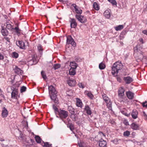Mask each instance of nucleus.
<instances>
[{"instance_id":"1","label":"nucleus","mask_w":147,"mask_h":147,"mask_svg":"<svg viewBox=\"0 0 147 147\" xmlns=\"http://www.w3.org/2000/svg\"><path fill=\"white\" fill-rule=\"evenodd\" d=\"M134 55L136 58V61L139 62L141 61L144 57L143 49L139 45H137L134 48Z\"/></svg>"},{"instance_id":"2","label":"nucleus","mask_w":147,"mask_h":147,"mask_svg":"<svg viewBox=\"0 0 147 147\" xmlns=\"http://www.w3.org/2000/svg\"><path fill=\"white\" fill-rule=\"evenodd\" d=\"M48 90L49 95L51 100L54 101H58L57 97V92L54 86L52 85L49 86Z\"/></svg>"},{"instance_id":"3","label":"nucleus","mask_w":147,"mask_h":147,"mask_svg":"<svg viewBox=\"0 0 147 147\" xmlns=\"http://www.w3.org/2000/svg\"><path fill=\"white\" fill-rule=\"evenodd\" d=\"M58 113L59 118L61 119H65L68 115V113L67 111L61 109L59 110Z\"/></svg>"},{"instance_id":"4","label":"nucleus","mask_w":147,"mask_h":147,"mask_svg":"<svg viewBox=\"0 0 147 147\" xmlns=\"http://www.w3.org/2000/svg\"><path fill=\"white\" fill-rule=\"evenodd\" d=\"M75 17L76 18L82 23H86L87 21L86 18L83 16L76 14Z\"/></svg>"},{"instance_id":"5","label":"nucleus","mask_w":147,"mask_h":147,"mask_svg":"<svg viewBox=\"0 0 147 147\" xmlns=\"http://www.w3.org/2000/svg\"><path fill=\"white\" fill-rule=\"evenodd\" d=\"M66 43L67 44H71L74 47L76 46V42L71 36H69L67 37Z\"/></svg>"},{"instance_id":"6","label":"nucleus","mask_w":147,"mask_h":147,"mask_svg":"<svg viewBox=\"0 0 147 147\" xmlns=\"http://www.w3.org/2000/svg\"><path fill=\"white\" fill-rule=\"evenodd\" d=\"M125 90L124 88L123 87H120L118 90V93L119 97L123 98L124 95V92Z\"/></svg>"},{"instance_id":"7","label":"nucleus","mask_w":147,"mask_h":147,"mask_svg":"<svg viewBox=\"0 0 147 147\" xmlns=\"http://www.w3.org/2000/svg\"><path fill=\"white\" fill-rule=\"evenodd\" d=\"M38 62V60L36 59V58L34 56H33L32 59L28 61V66H31L33 65L36 64Z\"/></svg>"},{"instance_id":"8","label":"nucleus","mask_w":147,"mask_h":147,"mask_svg":"<svg viewBox=\"0 0 147 147\" xmlns=\"http://www.w3.org/2000/svg\"><path fill=\"white\" fill-rule=\"evenodd\" d=\"M11 89L13 90L11 94V98L16 99H18V98L19 97V96H18V91L17 89L14 88H13V89Z\"/></svg>"},{"instance_id":"9","label":"nucleus","mask_w":147,"mask_h":147,"mask_svg":"<svg viewBox=\"0 0 147 147\" xmlns=\"http://www.w3.org/2000/svg\"><path fill=\"white\" fill-rule=\"evenodd\" d=\"M99 143V147H107V143L106 141L102 139H101L100 140L97 141Z\"/></svg>"},{"instance_id":"10","label":"nucleus","mask_w":147,"mask_h":147,"mask_svg":"<svg viewBox=\"0 0 147 147\" xmlns=\"http://www.w3.org/2000/svg\"><path fill=\"white\" fill-rule=\"evenodd\" d=\"M114 66L116 67L117 69L119 70L121 69L123 67V65L121 63V61H118L116 62L114 64Z\"/></svg>"},{"instance_id":"11","label":"nucleus","mask_w":147,"mask_h":147,"mask_svg":"<svg viewBox=\"0 0 147 147\" xmlns=\"http://www.w3.org/2000/svg\"><path fill=\"white\" fill-rule=\"evenodd\" d=\"M8 112L5 107L3 108L2 110L1 116L3 118L6 117L8 115Z\"/></svg>"},{"instance_id":"12","label":"nucleus","mask_w":147,"mask_h":147,"mask_svg":"<svg viewBox=\"0 0 147 147\" xmlns=\"http://www.w3.org/2000/svg\"><path fill=\"white\" fill-rule=\"evenodd\" d=\"M69 22L70 23V26L71 28H76L77 26L76 20L74 18H70Z\"/></svg>"},{"instance_id":"13","label":"nucleus","mask_w":147,"mask_h":147,"mask_svg":"<svg viewBox=\"0 0 147 147\" xmlns=\"http://www.w3.org/2000/svg\"><path fill=\"white\" fill-rule=\"evenodd\" d=\"M72 6L74 7L75 11L76 13L80 14V15L82 13V10L78 6H77L75 4H73L72 5Z\"/></svg>"},{"instance_id":"14","label":"nucleus","mask_w":147,"mask_h":147,"mask_svg":"<svg viewBox=\"0 0 147 147\" xmlns=\"http://www.w3.org/2000/svg\"><path fill=\"white\" fill-rule=\"evenodd\" d=\"M123 80L125 83L127 84L131 83L133 81V79L130 76L124 77Z\"/></svg>"},{"instance_id":"15","label":"nucleus","mask_w":147,"mask_h":147,"mask_svg":"<svg viewBox=\"0 0 147 147\" xmlns=\"http://www.w3.org/2000/svg\"><path fill=\"white\" fill-rule=\"evenodd\" d=\"M16 45L21 49L25 48V45L24 42L22 41H18L16 42Z\"/></svg>"},{"instance_id":"16","label":"nucleus","mask_w":147,"mask_h":147,"mask_svg":"<svg viewBox=\"0 0 147 147\" xmlns=\"http://www.w3.org/2000/svg\"><path fill=\"white\" fill-rule=\"evenodd\" d=\"M126 95L129 99H132L134 97V94L130 91H129L126 92Z\"/></svg>"},{"instance_id":"17","label":"nucleus","mask_w":147,"mask_h":147,"mask_svg":"<svg viewBox=\"0 0 147 147\" xmlns=\"http://www.w3.org/2000/svg\"><path fill=\"white\" fill-rule=\"evenodd\" d=\"M138 111L135 109L133 110L131 113L132 117L134 119H136L138 117Z\"/></svg>"},{"instance_id":"18","label":"nucleus","mask_w":147,"mask_h":147,"mask_svg":"<svg viewBox=\"0 0 147 147\" xmlns=\"http://www.w3.org/2000/svg\"><path fill=\"white\" fill-rule=\"evenodd\" d=\"M67 82L69 86H73L75 85L76 81L75 80L72 79H69V80L67 81Z\"/></svg>"},{"instance_id":"19","label":"nucleus","mask_w":147,"mask_h":147,"mask_svg":"<svg viewBox=\"0 0 147 147\" xmlns=\"http://www.w3.org/2000/svg\"><path fill=\"white\" fill-rule=\"evenodd\" d=\"M131 127L134 130H137L139 129V126L135 123H133L131 125Z\"/></svg>"},{"instance_id":"20","label":"nucleus","mask_w":147,"mask_h":147,"mask_svg":"<svg viewBox=\"0 0 147 147\" xmlns=\"http://www.w3.org/2000/svg\"><path fill=\"white\" fill-rule=\"evenodd\" d=\"M112 75H115V74H116V76H117V74L118 72V71L117 69V68L116 67L114 66V64L113 65L112 67Z\"/></svg>"},{"instance_id":"21","label":"nucleus","mask_w":147,"mask_h":147,"mask_svg":"<svg viewBox=\"0 0 147 147\" xmlns=\"http://www.w3.org/2000/svg\"><path fill=\"white\" fill-rule=\"evenodd\" d=\"M14 71L15 73L18 74H21L23 73V71L17 66H15L14 69Z\"/></svg>"},{"instance_id":"22","label":"nucleus","mask_w":147,"mask_h":147,"mask_svg":"<svg viewBox=\"0 0 147 147\" xmlns=\"http://www.w3.org/2000/svg\"><path fill=\"white\" fill-rule=\"evenodd\" d=\"M1 32L3 36H7L8 34V32L6 29H5L3 27H2Z\"/></svg>"},{"instance_id":"23","label":"nucleus","mask_w":147,"mask_h":147,"mask_svg":"<svg viewBox=\"0 0 147 147\" xmlns=\"http://www.w3.org/2000/svg\"><path fill=\"white\" fill-rule=\"evenodd\" d=\"M85 110L86 111V113L87 114L89 115H91V114L92 111L91 110V109L88 105L85 106Z\"/></svg>"},{"instance_id":"24","label":"nucleus","mask_w":147,"mask_h":147,"mask_svg":"<svg viewBox=\"0 0 147 147\" xmlns=\"http://www.w3.org/2000/svg\"><path fill=\"white\" fill-rule=\"evenodd\" d=\"M70 117L72 121H76L78 119V117L76 114L74 113L73 114H71Z\"/></svg>"},{"instance_id":"25","label":"nucleus","mask_w":147,"mask_h":147,"mask_svg":"<svg viewBox=\"0 0 147 147\" xmlns=\"http://www.w3.org/2000/svg\"><path fill=\"white\" fill-rule=\"evenodd\" d=\"M70 68L76 69L78 66L77 64L74 62H71L70 63Z\"/></svg>"},{"instance_id":"26","label":"nucleus","mask_w":147,"mask_h":147,"mask_svg":"<svg viewBox=\"0 0 147 147\" xmlns=\"http://www.w3.org/2000/svg\"><path fill=\"white\" fill-rule=\"evenodd\" d=\"M104 15L106 18H109L111 16L109 11L108 10H106L104 13Z\"/></svg>"},{"instance_id":"27","label":"nucleus","mask_w":147,"mask_h":147,"mask_svg":"<svg viewBox=\"0 0 147 147\" xmlns=\"http://www.w3.org/2000/svg\"><path fill=\"white\" fill-rule=\"evenodd\" d=\"M68 110L69 111L71 114H73L75 113L74 109L72 106H68Z\"/></svg>"},{"instance_id":"28","label":"nucleus","mask_w":147,"mask_h":147,"mask_svg":"<svg viewBox=\"0 0 147 147\" xmlns=\"http://www.w3.org/2000/svg\"><path fill=\"white\" fill-rule=\"evenodd\" d=\"M123 28L124 26L123 25H119L114 27L115 30L117 31L121 30Z\"/></svg>"},{"instance_id":"29","label":"nucleus","mask_w":147,"mask_h":147,"mask_svg":"<svg viewBox=\"0 0 147 147\" xmlns=\"http://www.w3.org/2000/svg\"><path fill=\"white\" fill-rule=\"evenodd\" d=\"M76 69H74L70 68L69 71V73L70 75H74L76 73Z\"/></svg>"},{"instance_id":"30","label":"nucleus","mask_w":147,"mask_h":147,"mask_svg":"<svg viewBox=\"0 0 147 147\" xmlns=\"http://www.w3.org/2000/svg\"><path fill=\"white\" fill-rule=\"evenodd\" d=\"M121 112L122 114L127 117H129L130 115V113L127 114V113L126 110L125 109H124L123 110H121Z\"/></svg>"},{"instance_id":"31","label":"nucleus","mask_w":147,"mask_h":147,"mask_svg":"<svg viewBox=\"0 0 147 147\" xmlns=\"http://www.w3.org/2000/svg\"><path fill=\"white\" fill-rule=\"evenodd\" d=\"M93 7L96 10H98L99 9V6L97 3L96 2H94L93 3Z\"/></svg>"},{"instance_id":"32","label":"nucleus","mask_w":147,"mask_h":147,"mask_svg":"<svg viewBox=\"0 0 147 147\" xmlns=\"http://www.w3.org/2000/svg\"><path fill=\"white\" fill-rule=\"evenodd\" d=\"M86 94L91 99H92L93 96L92 94L90 92H88L87 91L85 92Z\"/></svg>"},{"instance_id":"33","label":"nucleus","mask_w":147,"mask_h":147,"mask_svg":"<svg viewBox=\"0 0 147 147\" xmlns=\"http://www.w3.org/2000/svg\"><path fill=\"white\" fill-rule=\"evenodd\" d=\"M107 104V108L110 110H111L112 108V103L111 102H106Z\"/></svg>"},{"instance_id":"34","label":"nucleus","mask_w":147,"mask_h":147,"mask_svg":"<svg viewBox=\"0 0 147 147\" xmlns=\"http://www.w3.org/2000/svg\"><path fill=\"white\" fill-rule=\"evenodd\" d=\"M35 139L36 142L38 143H40L41 142V139L38 136H36L35 137Z\"/></svg>"},{"instance_id":"35","label":"nucleus","mask_w":147,"mask_h":147,"mask_svg":"<svg viewBox=\"0 0 147 147\" xmlns=\"http://www.w3.org/2000/svg\"><path fill=\"white\" fill-rule=\"evenodd\" d=\"M105 67V64L102 62L99 65V68L101 70L104 69Z\"/></svg>"},{"instance_id":"36","label":"nucleus","mask_w":147,"mask_h":147,"mask_svg":"<svg viewBox=\"0 0 147 147\" xmlns=\"http://www.w3.org/2000/svg\"><path fill=\"white\" fill-rule=\"evenodd\" d=\"M56 104V103H55ZM53 108L54 110L55 113L56 114H57V112L58 113L59 110L57 108L56 105V104H53Z\"/></svg>"},{"instance_id":"37","label":"nucleus","mask_w":147,"mask_h":147,"mask_svg":"<svg viewBox=\"0 0 147 147\" xmlns=\"http://www.w3.org/2000/svg\"><path fill=\"white\" fill-rule=\"evenodd\" d=\"M11 56L13 58H17L18 57L19 54L17 53L14 52L12 53Z\"/></svg>"},{"instance_id":"38","label":"nucleus","mask_w":147,"mask_h":147,"mask_svg":"<svg viewBox=\"0 0 147 147\" xmlns=\"http://www.w3.org/2000/svg\"><path fill=\"white\" fill-rule=\"evenodd\" d=\"M61 67V65L59 64H54L53 67V68L54 69V70H56L59 68Z\"/></svg>"},{"instance_id":"39","label":"nucleus","mask_w":147,"mask_h":147,"mask_svg":"<svg viewBox=\"0 0 147 147\" xmlns=\"http://www.w3.org/2000/svg\"><path fill=\"white\" fill-rule=\"evenodd\" d=\"M42 142L44 144V145L42 144V146L43 147H51L52 145L51 144H49L48 142H44V141H42Z\"/></svg>"},{"instance_id":"40","label":"nucleus","mask_w":147,"mask_h":147,"mask_svg":"<svg viewBox=\"0 0 147 147\" xmlns=\"http://www.w3.org/2000/svg\"><path fill=\"white\" fill-rule=\"evenodd\" d=\"M6 27L8 29L11 30L13 29V26L11 24L7 23H6Z\"/></svg>"},{"instance_id":"41","label":"nucleus","mask_w":147,"mask_h":147,"mask_svg":"<svg viewBox=\"0 0 147 147\" xmlns=\"http://www.w3.org/2000/svg\"><path fill=\"white\" fill-rule=\"evenodd\" d=\"M67 126L72 131L74 129V125L72 123L67 124Z\"/></svg>"},{"instance_id":"42","label":"nucleus","mask_w":147,"mask_h":147,"mask_svg":"<svg viewBox=\"0 0 147 147\" xmlns=\"http://www.w3.org/2000/svg\"><path fill=\"white\" fill-rule=\"evenodd\" d=\"M41 74L42 78L44 80H45L47 78L46 74L44 71H41Z\"/></svg>"},{"instance_id":"43","label":"nucleus","mask_w":147,"mask_h":147,"mask_svg":"<svg viewBox=\"0 0 147 147\" xmlns=\"http://www.w3.org/2000/svg\"><path fill=\"white\" fill-rule=\"evenodd\" d=\"M108 1L111 3L113 5H117V3L115 0H108Z\"/></svg>"},{"instance_id":"44","label":"nucleus","mask_w":147,"mask_h":147,"mask_svg":"<svg viewBox=\"0 0 147 147\" xmlns=\"http://www.w3.org/2000/svg\"><path fill=\"white\" fill-rule=\"evenodd\" d=\"M26 90V88L24 86H22L20 89V92L22 93L25 92Z\"/></svg>"},{"instance_id":"45","label":"nucleus","mask_w":147,"mask_h":147,"mask_svg":"<svg viewBox=\"0 0 147 147\" xmlns=\"http://www.w3.org/2000/svg\"><path fill=\"white\" fill-rule=\"evenodd\" d=\"M102 97L104 101H108L109 100V98L106 96V94L102 95Z\"/></svg>"},{"instance_id":"46","label":"nucleus","mask_w":147,"mask_h":147,"mask_svg":"<svg viewBox=\"0 0 147 147\" xmlns=\"http://www.w3.org/2000/svg\"><path fill=\"white\" fill-rule=\"evenodd\" d=\"M82 102H76V105L77 106L82 108Z\"/></svg>"},{"instance_id":"47","label":"nucleus","mask_w":147,"mask_h":147,"mask_svg":"<svg viewBox=\"0 0 147 147\" xmlns=\"http://www.w3.org/2000/svg\"><path fill=\"white\" fill-rule=\"evenodd\" d=\"M38 49L40 52H42V46L40 45H38L37 46Z\"/></svg>"},{"instance_id":"48","label":"nucleus","mask_w":147,"mask_h":147,"mask_svg":"<svg viewBox=\"0 0 147 147\" xmlns=\"http://www.w3.org/2000/svg\"><path fill=\"white\" fill-rule=\"evenodd\" d=\"M130 134V132L128 131H126L123 133L124 136H128Z\"/></svg>"},{"instance_id":"49","label":"nucleus","mask_w":147,"mask_h":147,"mask_svg":"<svg viewBox=\"0 0 147 147\" xmlns=\"http://www.w3.org/2000/svg\"><path fill=\"white\" fill-rule=\"evenodd\" d=\"M119 140L117 139H115L111 141V142H113V143L115 144H117L119 143L118 142Z\"/></svg>"},{"instance_id":"50","label":"nucleus","mask_w":147,"mask_h":147,"mask_svg":"<svg viewBox=\"0 0 147 147\" xmlns=\"http://www.w3.org/2000/svg\"><path fill=\"white\" fill-rule=\"evenodd\" d=\"M16 30V32L17 33H20V30L18 27H16L14 29Z\"/></svg>"},{"instance_id":"51","label":"nucleus","mask_w":147,"mask_h":147,"mask_svg":"<svg viewBox=\"0 0 147 147\" xmlns=\"http://www.w3.org/2000/svg\"><path fill=\"white\" fill-rule=\"evenodd\" d=\"M75 60L77 62H80L82 61V59L79 57H76Z\"/></svg>"},{"instance_id":"52","label":"nucleus","mask_w":147,"mask_h":147,"mask_svg":"<svg viewBox=\"0 0 147 147\" xmlns=\"http://www.w3.org/2000/svg\"><path fill=\"white\" fill-rule=\"evenodd\" d=\"M78 85L80 88H83L84 87V85L82 83H79Z\"/></svg>"},{"instance_id":"53","label":"nucleus","mask_w":147,"mask_h":147,"mask_svg":"<svg viewBox=\"0 0 147 147\" xmlns=\"http://www.w3.org/2000/svg\"><path fill=\"white\" fill-rule=\"evenodd\" d=\"M143 107H147V102H144L142 103Z\"/></svg>"},{"instance_id":"54","label":"nucleus","mask_w":147,"mask_h":147,"mask_svg":"<svg viewBox=\"0 0 147 147\" xmlns=\"http://www.w3.org/2000/svg\"><path fill=\"white\" fill-rule=\"evenodd\" d=\"M4 38L8 42H10V38L9 37L7 36H5L4 37Z\"/></svg>"},{"instance_id":"55","label":"nucleus","mask_w":147,"mask_h":147,"mask_svg":"<svg viewBox=\"0 0 147 147\" xmlns=\"http://www.w3.org/2000/svg\"><path fill=\"white\" fill-rule=\"evenodd\" d=\"M4 59V57L2 53L0 52V60H3Z\"/></svg>"},{"instance_id":"56","label":"nucleus","mask_w":147,"mask_h":147,"mask_svg":"<svg viewBox=\"0 0 147 147\" xmlns=\"http://www.w3.org/2000/svg\"><path fill=\"white\" fill-rule=\"evenodd\" d=\"M117 81L119 82H121L122 81L121 79L119 76H117Z\"/></svg>"},{"instance_id":"57","label":"nucleus","mask_w":147,"mask_h":147,"mask_svg":"<svg viewBox=\"0 0 147 147\" xmlns=\"http://www.w3.org/2000/svg\"><path fill=\"white\" fill-rule=\"evenodd\" d=\"M0 96L2 98H4V96L2 93V90H0Z\"/></svg>"},{"instance_id":"58","label":"nucleus","mask_w":147,"mask_h":147,"mask_svg":"<svg viewBox=\"0 0 147 147\" xmlns=\"http://www.w3.org/2000/svg\"><path fill=\"white\" fill-rule=\"evenodd\" d=\"M126 33V31H123L121 33V35H125Z\"/></svg>"},{"instance_id":"59","label":"nucleus","mask_w":147,"mask_h":147,"mask_svg":"<svg viewBox=\"0 0 147 147\" xmlns=\"http://www.w3.org/2000/svg\"><path fill=\"white\" fill-rule=\"evenodd\" d=\"M78 145L79 147H84L82 144L81 143H78Z\"/></svg>"},{"instance_id":"60","label":"nucleus","mask_w":147,"mask_h":147,"mask_svg":"<svg viewBox=\"0 0 147 147\" xmlns=\"http://www.w3.org/2000/svg\"><path fill=\"white\" fill-rule=\"evenodd\" d=\"M124 123L125 125H129V123L128 121H127L126 120H125L124 121Z\"/></svg>"},{"instance_id":"61","label":"nucleus","mask_w":147,"mask_h":147,"mask_svg":"<svg viewBox=\"0 0 147 147\" xmlns=\"http://www.w3.org/2000/svg\"><path fill=\"white\" fill-rule=\"evenodd\" d=\"M142 33L146 35H147V30H144L143 31Z\"/></svg>"},{"instance_id":"62","label":"nucleus","mask_w":147,"mask_h":147,"mask_svg":"<svg viewBox=\"0 0 147 147\" xmlns=\"http://www.w3.org/2000/svg\"><path fill=\"white\" fill-rule=\"evenodd\" d=\"M143 115H144V116L146 117V119H147V115L146 114V113H145V112L144 111L143 112Z\"/></svg>"},{"instance_id":"63","label":"nucleus","mask_w":147,"mask_h":147,"mask_svg":"<svg viewBox=\"0 0 147 147\" xmlns=\"http://www.w3.org/2000/svg\"><path fill=\"white\" fill-rule=\"evenodd\" d=\"M139 40L140 42L142 43H144L143 40L142 38H140Z\"/></svg>"},{"instance_id":"64","label":"nucleus","mask_w":147,"mask_h":147,"mask_svg":"<svg viewBox=\"0 0 147 147\" xmlns=\"http://www.w3.org/2000/svg\"><path fill=\"white\" fill-rule=\"evenodd\" d=\"M67 121L68 122V124H70V123H69V122L70 121H71V120L70 119H69V118H68L67 119Z\"/></svg>"}]
</instances>
